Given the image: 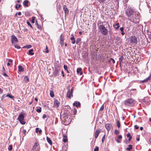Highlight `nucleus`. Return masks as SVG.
Masks as SVG:
<instances>
[{
  "mask_svg": "<svg viewBox=\"0 0 151 151\" xmlns=\"http://www.w3.org/2000/svg\"><path fill=\"white\" fill-rule=\"evenodd\" d=\"M97 26L103 35H106L108 34V30L103 25V22H101V21H99L97 24Z\"/></svg>",
  "mask_w": 151,
  "mask_h": 151,
  "instance_id": "nucleus-1",
  "label": "nucleus"
},
{
  "mask_svg": "<svg viewBox=\"0 0 151 151\" xmlns=\"http://www.w3.org/2000/svg\"><path fill=\"white\" fill-rule=\"evenodd\" d=\"M134 15L130 19V21L134 23L138 22L139 21V13L138 12H134Z\"/></svg>",
  "mask_w": 151,
  "mask_h": 151,
  "instance_id": "nucleus-2",
  "label": "nucleus"
},
{
  "mask_svg": "<svg viewBox=\"0 0 151 151\" xmlns=\"http://www.w3.org/2000/svg\"><path fill=\"white\" fill-rule=\"evenodd\" d=\"M134 11L133 10L131 9H127L126 11V14L129 18V20H130V19L132 17V16L134 15Z\"/></svg>",
  "mask_w": 151,
  "mask_h": 151,
  "instance_id": "nucleus-3",
  "label": "nucleus"
},
{
  "mask_svg": "<svg viewBox=\"0 0 151 151\" xmlns=\"http://www.w3.org/2000/svg\"><path fill=\"white\" fill-rule=\"evenodd\" d=\"M134 100L131 99H129L124 101V104L127 106H132L134 105Z\"/></svg>",
  "mask_w": 151,
  "mask_h": 151,
  "instance_id": "nucleus-4",
  "label": "nucleus"
},
{
  "mask_svg": "<svg viewBox=\"0 0 151 151\" xmlns=\"http://www.w3.org/2000/svg\"><path fill=\"white\" fill-rule=\"evenodd\" d=\"M24 119V115L23 114H20L19 115L17 118V119L20 122L21 124H22V125H24L26 123V122H25L24 121H23Z\"/></svg>",
  "mask_w": 151,
  "mask_h": 151,
  "instance_id": "nucleus-5",
  "label": "nucleus"
},
{
  "mask_svg": "<svg viewBox=\"0 0 151 151\" xmlns=\"http://www.w3.org/2000/svg\"><path fill=\"white\" fill-rule=\"evenodd\" d=\"M130 43L136 45L137 43V38L135 36H131L130 38Z\"/></svg>",
  "mask_w": 151,
  "mask_h": 151,
  "instance_id": "nucleus-6",
  "label": "nucleus"
},
{
  "mask_svg": "<svg viewBox=\"0 0 151 151\" xmlns=\"http://www.w3.org/2000/svg\"><path fill=\"white\" fill-rule=\"evenodd\" d=\"M60 104V102L57 99H55L54 102L53 106L56 108H57L59 106Z\"/></svg>",
  "mask_w": 151,
  "mask_h": 151,
  "instance_id": "nucleus-7",
  "label": "nucleus"
},
{
  "mask_svg": "<svg viewBox=\"0 0 151 151\" xmlns=\"http://www.w3.org/2000/svg\"><path fill=\"white\" fill-rule=\"evenodd\" d=\"M11 41L12 44H13L15 42H17L18 40L16 36L14 35H12L11 36Z\"/></svg>",
  "mask_w": 151,
  "mask_h": 151,
  "instance_id": "nucleus-8",
  "label": "nucleus"
},
{
  "mask_svg": "<svg viewBox=\"0 0 151 151\" xmlns=\"http://www.w3.org/2000/svg\"><path fill=\"white\" fill-rule=\"evenodd\" d=\"M60 68L58 69L57 68H55V70L53 72V74L55 77H56L57 76L59 75V73L60 71Z\"/></svg>",
  "mask_w": 151,
  "mask_h": 151,
  "instance_id": "nucleus-9",
  "label": "nucleus"
},
{
  "mask_svg": "<svg viewBox=\"0 0 151 151\" xmlns=\"http://www.w3.org/2000/svg\"><path fill=\"white\" fill-rule=\"evenodd\" d=\"M73 91V88H72L71 90H69L67 93V96L68 98H70L71 96H73L72 93Z\"/></svg>",
  "mask_w": 151,
  "mask_h": 151,
  "instance_id": "nucleus-10",
  "label": "nucleus"
},
{
  "mask_svg": "<svg viewBox=\"0 0 151 151\" xmlns=\"http://www.w3.org/2000/svg\"><path fill=\"white\" fill-rule=\"evenodd\" d=\"M129 92L131 95H135L137 93V91L136 89H132L130 90Z\"/></svg>",
  "mask_w": 151,
  "mask_h": 151,
  "instance_id": "nucleus-11",
  "label": "nucleus"
},
{
  "mask_svg": "<svg viewBox=\"0 0 151 151\" xmlns=\"http://www.w3.org/2000/svg\"><path fill=\"white\" fill-rule=\"evenodd\" d=\"M151 80V73L150 74L149 76L146 78L143 81H141L140 83H143L148 81Z\"/></svg>",
  "mask_w": 151,
  "mask_h": 151,
  "instance_id": "nucleus-12",
  "label": "nucleus"
},
{
  "mask_svg": "<svg viewBox=\"0 0 151 151\" xmlns=\"http://www.w3.org/2000/svg\"><path fill=\"white\" fill-rule=\"evenodd\" d=\"M64 37L63 36V35L61 34L60 35V44L62 46L64 45Z\"/></svg>",
  "mask_w": 151,
  "mask_h": 151,
  "instance_id": "nucleus-13",
  "label": "nucleus"
},
{
  "mask_svg": "<svg viewBox=\"0 0 151 151\" xmlns=\"http://www.w3.org/2000/svg\"><path fill=\"white\" fill-rule=\"evenodd\" d=\"M112 125L109 124H105V127L108 132L110 130Z\"/></svg>",
  "mask_w": 151,
  "mask_h": 151,
  "instance_id": "nucleus-14",
  "label": "nucleus"
},
{
  "mask_svg": "<svg viewBox=\"0 0 151 151\" xmlns=\"http://www.w3.org/2000/svg\"><path fill=\"white\" fill-rule=\"evenodd\" d=\"M73 106H76L77 107H78L80 106L81 103L78 101H75L73 103Z\"/></svg>",
  "mask_w": 151,
  "mask_h": 151,
  "instance_id": "nucleus-15",
  "label": "nucleus"
},
{
  "mask_svg": "<svg viewBox=\"0 0 151 151\" xmlns=\"http://www.w3.org/2000/svg\"><path fill=\"white\" fill-rule=\"evenodd\" d=\"M100 130L99 129H97L96 131L95 135V137L96 138H97L100 132Z\"/></svg>",
  "mask_w": 151,
  "mask_h": 151,
  "instance_id": "nucleus-16",
  "label": "nucleus"
},
{
  "mask_svg": "<svg viewBox=\"0 0 151 151\" xmlns=\"http://www.w3.org/2000/svg\"><path fill=\"white\" fill-rule=\"evenodd\" d=\"M63 9L65 14H68V10L66 6H63Z\"/></svg>",
  "mask_w": 151,
  "mask_h": 151,
  "instance_id": "nucleus-17",
  "label": "nucleus"
},
{
  "mask_svg": "<svg viewBox=\"0 0 151 151\" xmlns=\"http://www.w3.org/2000/svg\"><path fill=\"white\" fill-rule=\"evenodd\" d=\"M71 36L72 37H71L70 39L71 41V42L73 44H74L76 42V40L74 37L73 35L72 34Z\"/></svg>",
  "mask_w": 151,
  "mask_h": 151,
  "instance_id": "nucleus-18",
  "label": "nucleus"
},
{
  "mask_svg": "<svg viewBox=\"0 0 151 151\" xmlns=\"http://www.w3.org/2000/svg\"><path fill=\"white\" fill-rule=\"evenodd\" d=\"M77 72L78 73H79L80 75L82 74V69L81 68H79L77 69Z\"/></svg>",
  "mask_w": 151,
  "mask_h": 151,
  "instance_id": "nucleus-19",
  "label": "nucleus"
},
{
  "mask_svg": "<svg viewBox=\"0 0 151 151\" xmlns=\"http://www.w3.org/2000/svg\"><path fill=\"white\" fill-rule=\"evenodd\" d=\"M39 145V144H38L37 142H35V144L32 147V150H35L36 148L37 147L38 145Z\"/></svg>",
  "mask_w": 151,
  "mask_h": 151,
  "instance_id": "nucleus-20",
  "label": "nucleus"
},
{
  "mask_svg": "<svg viewBox=\"0 0 151 151\" xmlns=\"http://www.w3.org/2000/svg\"><path fill=\"white\" fill-rule=\"evenodd\" d=\"M18 70L19 72H22L24 71V69L22 68V65H19L18 66Z\"/></svg>",
  "mask_w": 151,
  "mask_h": 151,
  "instance_id": "nucleus-21",
  "label": "nucleus"
},
{
  "mask_svg": "<svg viewBox=\"0 0 151 151\" xmlns=\"http://www.w3.org/2000/svg\"><path fill=\"white\" fill-rule=\"evenodd\" d=\"M47 140V142L51 145H52V142L50 139L48 137H46Z\"/></svg>",
  "mask_w": 151,
  "mask_h": 151,
  "instance_id": "nucleus-22",
  "label": "nucleus"
},
{
  "mask_svg": "<svg viewBox=\"0 0 151 151\" xmlns=\"http://www.w3.org/2000/svg\"><path fill=\"white\" fill-rule=\"evenodd\" d=\"M33 50L32 49H30L29 51L28 54L29 55H33L34 54V52H33Z\"/></svg>",
  "mask_w": 151,
  "mask_h": 151,
  "instance_id": "nucleus-23",
  "label": "nucleus"
},
{
  "mask_svg": "<svg viewBox=\"0 0 151 151\" xmlns=\"http://www.w3.org/2000/svg\"><path fill=\"white\" fill-rule=\"evenodd\" d=\"M113 27L114 28H115V29H117L119 27V24L118 23H117L114 24L113 25Z\"/></svg>",
  "mask_w": 151,
  "mask_h": 151,
  "instance_id": "nucleus-24",
  "label": "nucleus"
},
{
  "mask_svg": "<svg viewBox=\"0 0 151 151\" xmlns=\"http://www.w3.org/2000/svg\"><path fill=\"white\" fill-rule=\"evenodd\" d=\"M120 30L121 32V34L122 35H124L125 34V32L124 31V28L123 27H121L120 29Z\"/></svg>",
  "mask_w": 151,
  "mask_h": 151,
  "instance_id": "nucleus-25",
  "label": "nucleus"
},
{
  "mask_svg": "<svg viewBox=\"0 0 151 151\" xmlns=\"http://www.w3.org/2000/svg\"><path fill=\"white\" fill-rule=\"evenodd\" d=\"M29 1L27 0H25L23 3V5L26 6H28Z\"/></svg>",
  "mask_w": 151,
  "mask_h": 151,
  "instance_id": "nucleus-26",
  "label": "nucleus"
},
{
  "mask_svg": "<svg viewBox=\"0 0 151 151\" xmlns=\"http://www.w3.org/2000/svg\"><path fill=\"white\" fill-rule=\"evenodd\" d=\"M35 132L37 133L38 132H39V133L40 134L41 133L42 131L41 129H39V128L37 127L35 129Z\"/></svg>",
  "mask_w": 151,
  "mask_h": 151,
  "instance_id": "nucleus-27",
  "label": "nucleus"
},
{
  "mask_svg": "<svg viewBox=\"0 0 151 151\" xmlns=\"http://www.w3.org/2000/svg\"><path fill=\"white\" fill-rule=\"evenodd\" d=\"M132 146L131 145H128V147H127L126 150H128L129 151H130V150L132 149Z\"/></svg>",
  "mask_w": 151,
  "mask_h": 151,
  "instance_id": "nucleus-28",
  "label": "nucleus"
},
{
  "mask_svg": "<svg viewBox=\"0 0 151 151\" xmlns=\"http://www.w3.org/2000/svg\"><path fill=\"white\" fill-rule=\"evenodd\" d=\"M50 95L52 97H53L54 96V94L53 91L52 90L50 91Z\"/></svg>",
  "mask_w": 151,
  "mask_h": 151,
  "instance_id": "nucleus-29",
  "label": "nucleus"
},
{
  "mask_svg": "<svg viewBox=\"0 0 151 151\" xmlns=\"http://www.w3.org/2000/svg\"><path fill=\"white\" fill-rule=\"evenodd\" d=\"M64 68L65 69V70L68 73H69V72L68 70V67L66 65H64L63 66Z\"/></svg>",
  "mask_w": 151,
  "mask_h": 151,
  "instance_id": "nucleus-30",
  "label": "nucleus"
},
{
  "mask_svg": "<svg viewBox=\"0 0 151 151\" xmlns=\"http://www.w3.org/2000/svg\"><path fill=\"white\" fill-rule=\"evenodd\" d=\"M24 80L25 82L27 83L28 81H29V78L27 76H25L24 78Z\"/></svg>",
  "mask_w": 151,
  "mask_h": 151,
  "instance_id": "nucleus-31",
  "label": "nucleus"
},
{
  "mask_svg": "<svg viewBox=\"0 0 151 151\" xmlns=\"http://www.w3.org/2000/svg\"><path fill=\"white\" fill-rule=\"evenodd\" d=\"M21 5L20 4H17L15 6V8L16 9L18 10V9L21 7Z\"/></svg>",
  "mask_w": 151,
  "mask_h": 151,
  "instance_id": "nucleus-32",
  "label": "nucleus"
},
{
  "mask_svg": "<svg viewBox=\"0 0 151 151\" xmlns=\"http://www.w3.org/2000/svg\"><path fill=\"white\" fill-rule=\"evenodd\" d=\"M123 56H121L119 58V64H121V63H122L123 60Z\"/></svg>",
  "mask_w": 151,
  "mask_h": 151,
  "instance_id": "nucleus-33",
  "label": "nucleus"
},
{
  "mask_svg": "<svg viewBox=\"0 0 151 151\" xmlns=\"http://www.w3.org/2000/svg\"><path fill=\"white\" fill-rule=\"evenodd\" d=\"M32 47V46L31 45H28L26 46H25L24 47V48H26L27 49H29L31 48Z\"/></svg>",
  "mask_w": 151,
  "mask_h": 151,
  "instance_id": "nucleus-34",
  "label": "nucleus"
},
{
  "mask_svg": "<svg viewBox=\"0 0 151 151\" xmlns=\"http://www.w3.org/2000/svg\"><path fill=\"white\" fill-rule=\"evenodd\" d=\"M81 39L80 38H78L76 41V44H78L79 42L81 41Z\"/></svg>",
  "mask_w": 151,
  "mask_h": 151,
  "instance_id": "nucleus-35",
  "label": "nucleus"
},
{
  "mask_svg": "<svg viewBox=\"0 0 151 151\" xmlns=\"http://www.w3.org/2000/svg\"><path fill=\"white\" fill-rule=\"evenodd\" d=\"M36 111L38 113H40L41 111V108L40 107L38 109H37L36 110Z\"/></svg>",
  "mask_w": 151,
  "mask_h": 151,
  "instance_id": "nucleus-36",
  "label": "nucleus"
},
{
  "mask_svg": "<svg viewBox=\"0 0 151 151\" xmlns=\"http://www.w3.org/2000/svg\"><path fill=\"white\" fill-rule=\"evenodd\" d=\"M73 114L74 115H75L76 114V113H77L76 109L75 108L73 109Z\"/></svg>",
  "mask_w": 151,
  "mask_h": 151,
  "instance_id": "nucleus-37",
  "label": "nucleus"
},
{
  "mask_svg": "<svg viewBox=\"0 0 151 151\" xmlns=\"http://www.w3.org/2000/svg\"><path fill=\"white\" fill-rule=\"evenodd\" d=\"M8 150L11 151L12 149V145H10L8 148Z\"/></svg>",
  "mask_w": 151,
  "mask_h": 151,
  "instance_id": "nucleus-38",
  "label": "nucleus"
},
{
  "mask_svg": "<svg viewBox=\"0 0 151 151\" xmlns=\"http://www.w3.org/2000/svg\"><path fill=\"white\" fill-rule=\"evenodd\" d=\"M14 46L15 48H17V49H19L21 48V47L20 46L18 45L17 44L15 45Z\"/></svg>",
  "mask_w": 151,
  "mask_h": 151,
  "instance_id": "nucleus-39",
  "label": "nucleus"
},
{
  "mask_svg": "<svg viewBox=\"0 0 151 151\" xmlns=\"http://www.w3.org/2000/svg\"><path fill=\"white\" fill-rule=\"evenodd\" d=\"M117 126L118 128H119L120 127V124L119 122V121H117Z\"/></svg>",
  "mask_w": 151,
  "mask_h": 151,
  "instance_id": "nucleus-40",
  "label": "nucleus"
},
{
  "mask_svg": "<svg viewBox=\"0 0 151 151\" xmlns=\"http://www.w3.org/2000/svg\"><path fill=\"white\" fill-rule=\"evenodd\" d=\"M27 23L28 25L31 28H33V27L32 25L29 21H27Z\"/></svg>",
  "mask_w": 151,
  "mask_h": 151,
  "instance_id": "nucleus-41",
  "label": "nucleus"
},
{
  "mask_svg": "<svg viewBox=\"0 0 151 151\" xmlns=\"http://www.w3.org/2000/svg\"><path fill=\"white\" fill-rule=\"evenodd\" d=\"M104 105H103L101 107V108L100 109V110H99V111H102V110H104Z\"/></svg>",
  "mask_w": 151,
  "mask_h": 151,
  "instance_id": "nucleus-42",
  "label": "nucleus"
},
{
  "mask_svg": "<svg viewBox=\"0 0 151 151\" xmlns=\"http://www.w3.org/2000/svg\"><path fill=\"white\" fill-rule=\"evenodd\" d=\"M40 147H38L36 148L35 151H40Z\"/></svg>",
  "mask_w": 151,
  "mask_h": 151,
  "instance_id": "nucleus-43",
  "label": "nucleus"
},
{
  "mask_svg": "<svg viewBox=\"0 0 151 151\" xmlns=\"http://www.w3.org/2000/svg\"><path fill=\"white\" fill-rule=\"evenodd\" d=\"M99 150V147L98 146H96L94 149V151H98Z\"/></svg>",
  "mask_w": 151,
  "mask_h": 151,
  "instance_id": "nucleus-44",
  "label": "nucleus"
},
{
  "mask_svg": "<svg viewBox=\"0 0 151 151\" xmlns=\"http://www.w3.org/2000/svg\"><path fill=\"white\" fill-rule=\"evenodd\" d=\"M6 97V95H3V96H2L1 98V100L2 101Z\"/></svg>",
  "mask_w": 151,
  "mask_h": 151,
  "instance_id": "nucleus-45",
  "label": "nucleus"
},
{
  "mask_svg": "<svg viewBox=\"0 0 151 151\" xmlns=\"http://www.w3.org/2000/svg\"><path fill=\"white\" fill-rule=\"evenodd\" d=\"M6 97L8 96L9 98H13V96H12L9 94H8L7 95H6Z\"/></svg>",
  "mask_w": 151,
  "mask_h": 151,
  "instance_id": "nucleus-46",
  "label": "nucleus"
},
{
  "mask_svg": "<svg viewBox=\"0 0 151 151\" xmlns=\"http://www.w3.org/2000/svg\"><path fill=\"white\" fill-rule=\"evenodd\" d=\"M149 33V34H148V35L149 39L151 40V32H150Z\"/></svg>",
  "mask_w": 151,
  "mask_h": 151,
  "instance_id": "nucleus-47",
  "label": "nucleus"
},
{
  "mask_svg": "<svg viewBox=\"0 0 151 151\" xmlns=\"http://www.w3.org/2000/svg\"><path fill=\"white\" fill-rule=\"evenodd\" d=\"M105 135H104L102 138L101 141L103 142L105 139Z\"/></svg>",
  "mask_w": 151,
  "mask_h": 151,
  "instance_id": "nucleus-48",
  "label": "nucleus"
},
{
  "mask_svg": "<svg viewBox=\"0 0 151 151\" xmlns=\"http://www.w3.org/2000/svg\"><path fill=\"white\" fill-rule=\"evenodd\" d=\"M119 133V130H115L114 131V133L115 134H116Z\"/></svg>",
  "mask_w": 151,
  "mask_h": 151,
  "instance_id": "nucleus-49",
  "label": "nucleus"
},
{
  "mask_svg": "<svg viewBox=\"0 0 151 151\" xmlns=\"http://www.w3.org/2000/svg\"><path fill=\"white\" fill-rule=\"evenodd\" d=\"M105 0H98V1L100 3H103Z\"/></svg>",
  "mask_w": 151,
  "mask_h": 151,
  "instance_id": "nucleus-50",
  "label": "nucleus"
},
{
  "mask_svg": "<svg viewBox=\"0 0 151 151\" xmlns=\"http://www.w3.org/2000/svg\"><path fill=\"white\" fill-rule=\"evenodd\" d=\"M32 19L31 20V22L32 23H35V20H34V17H32Z\"/></svg>",
  "mask_w": 151,
  "mask_h": 151,
  "instance_id": "nucleus-51",
  "label": "nucleus"
},
{
  "mask_svg": "<svg viewBox=\"0 0 151 151\" xmlns=\"http://www.w3.org/2000/svg\"><path fill=\"white\" fill-rule=\"evenodd\" d=\"M45 52L47 53L49 52V50L48 49V48L47 46H46V50L45 51Z\"/></svg>",
  "mask_w": 151,
  "mask_h": 151,
  "instance_id": "nucleus-52",
  "label": "nucleus"
},
{
  "mask_svg": "<svg viewBox=\"0 0 151 151\" xmlns=\"http://www.w3.org/2000/svg\"><path fill=\"white\" fill-rule=\"evenodd\" d=\"M127 137L129 138L132 137V136H131L130 133H128L127 134Z\"/></svg>",
  "mask_w": 151,
  "mask_h": 151,
  "instance_id": "nucleus-53",
  "label": "nucleus"
},
{
  "mask_svg": "<svg viewBox=\"0 0 151 151\" xmlns=\"http://www.w3.org/2000/svg\"><path fill=\"white\" fill-rule=\"evenodd\" d=\"M37 27L39 29H42L41 27V26L40 25H38L37 26Z\"/></svg>",
  "mask_w": 151,
  "mask_h": 151,
  "instance_id": "nucleus-54",
  "label": "nucleus"
},
{
  "mask_svg": "<svg viewBox=\"0 0 151 151\" xmlns=\"http://www.w3.org/2000/svg\"><path fill=\"white\" fill-rule=\"evenodd\" d=\"M135 128L136 129H138L139 128V127L137 125H135L134 126Z\"/></svg>",
  "mask_w": 151,
  "mask_h": 151,
  "instance_id": "nucleus-55",
  "label": "nucleus"
},
{
  "mask_svg": "<svg viewBox=\"0 0 151 151\" xmlns=\"http://www.w3.org/2000/svg\"><path fill=\"white\" fill-rule=\"evenodd\" d=\"M26 132V130L25 129H24L23 131V133L24 134V135H25V134Z\"/></svg>",
  "mask_w": 151,
  "mask_h": 151,
  "instance_id": "nucleus-56",
  "label": "nucleus"
},
{
  "mask_svg": "<svg viewBox=\"0 0 151 151\" xmlns=\"http://www.w3.org/2000/svg\"><path fill=\"white\" fill-rule=\"evenodd\" d=\"M63 142H66L67 141V140L66 139H63Z\"/></svg>",
  "mask_w": 151,
  "mask_h": 151,
  "instance_id": "nucleus-57",
  "label": "nucleus"
},
{
  "mask_svg": "<svg viewBox=\"0 0 151 151\" xmlns=\"http://www.w3.org/2000/svg\"><path fill=\"white\" fill-rule=\"evenodd\" d=\"M46 116H47L45 114H44L42 118L43 119H44L46 117Z\"/></svg>",
  "mask_w": 151,
  "mask_h": 151,
  "instance_id": "nucleus-58",
  "label": "nucleus"
},
{
  "mask_svg": "<svg viewBox=\"0 0 151 151\" xmlns=\"http://www.w3.org/2000/svg\"><path fill=\"white\" fill-rule=\"evenodd\" d=\"M122 138V135H119V136L118 137V138L119 139H121Z\"/></svg>",
  "mask_w": 151,
  "mask_h": 151,
  "instance_id": "nucleus-59",
  "label": "nucleus"
},
{
  "mask_svg": "<svg viewBox=\"0 0 151 151\" xmlns=\"http://www.w3.org/2000/svg\"><path fill=\"white\" fill-rule=\"evenodd\" d=\"M116 140L117 143H119L121 142L118 139H116Z\"/></svg>",
  "mask_w": 151,
  "mask_h": 151,
  "instance_id": "nucleus-60",
  "label": "nucleus"
},
{
  "mask_svg": "<svg viewBox=\"0 0 151 151\" xmlns=\"http://www.w3.org/2000/svg\"><path fill=\"white\" fill-rule=\"evenodd\" d=\"M61 73H62V76L64 77L65 76V75L64 74V73L63 71H61Z\"/></svg>",
  "mask_w": 151,
  "mask_h": 151,
  "instance_id": "nucleus-61",
  "label": "nucleus"
},
{
  "mask_svg": "<svg viewBox=\"0 0 151 151\" xmlns=\"http://www.w3.org/2000/svg\"><path fill=\"white\" fill-rule=\"evenodd\" d=\"M3 75L5 76H8V75L5 73H4L3 74Z\"/></svg>",
  "mask_w": 151,
  "mask_h": 151,
  "instance_id": "nucleus-62",
  "label": "nucleus"
},
{
  "mask_svg": "<svg viewBox=\"0 0 151 151\" xmlns=\"http://www.w3.org/2000/svg\"><path fill=\"white\" fill-rule=\"evenodd\" d=\"M35 100L37 102L38 101V99L36 97L35 99Z\"/></svg>",
  "mask_w": 151,
  "mask_h": 151,
  "instance_id": "nucleus-63",
  "label": "nucleus"
},
{
  "mask_svg": "<svg viewBox=\"0 0 151 151\" xmlns=\"http://www.w3.org/2000/svg\"><path fill=\"white\" fill-rule=\"evenodd\" d=\"M8 61L9 62H12V59H9V60H8Z\"/></svg>",
  "mask_w": 151,
  "mask_h": 151,
  "instance_id": "nucleus-64",
  "label": "nucleus"
}]
</instances>
